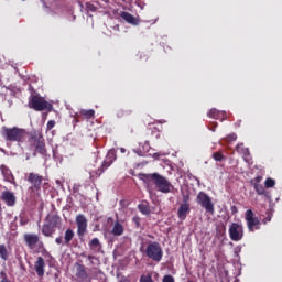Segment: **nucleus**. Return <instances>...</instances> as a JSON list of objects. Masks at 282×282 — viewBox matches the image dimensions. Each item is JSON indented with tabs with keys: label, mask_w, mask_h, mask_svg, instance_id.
I'll list each match as a JSON object with an SVG mask.
<instances>
[{
	"label": "nucleus",
	"mask_w": 282,
	"mask_h": 282,
	"mask_svg": "<svg viewBox=\"0 0 282 282\" xmlns=\"http://www.w3.org/2000/svg\"><path fill=\"white\" fill-rule=\"evenodd\" d=\"M143 177H145V180H152L159 193L167 194L173 189V185L166 180V177L158 173L143 174Z\"/></svg>",
	"instance_id": "nucleus-1"
},
{
	"label": "nucleus",
	"mask_w": 282,
	"mask_h": 282,
	"mask_svg": "<svg viewBox=\"0 0 282 282\" xmlns=\"http://www.w3.org/2000/svg\"><path fill=\"white\" fill-rule=\"evenodd\" d=\"M3 135L6 140H9L10 142H18L19 147L28 140L26 131L19 128H3Z\"/></svg>",
	"instance_id": "nucleus-2"
},
{
	"label": "nucleus",
	"mask_w": 282,
	"mask_h": 282,
	"mask_svg": "<svg viewBox=\"0 0 282 282\" xmlns=\"http://www.w3.org/2000/svg\"><path fill=\"white\" fill-rule=\"evenodd\" d=\"M145 257L151 259V261H155V263H160L162 258L164 257V250H162V245L160 242H150L145 248Z\"/></svg>",
	"instance_id": "nucleus-3"
},
{
	"label": "nucleus",
	"mask_w": 282,
	"mask_h": 282,
	"mask_svg": "<svg viewBox=\"0 0 282 282\" xmlns=\"http://www.w3.org/2000/svg\"><path fill=\"white\" fill-rule=\"evenodd\" d=\"M29 107L34 109V111H44V109H50L52 105L43 99V97L32 95L29 99Z\"/></svg>",
	"instance_id": "nucleus-4"
},
{
	"label": "nucleus",
	"mask_w": 282,
	"mask_h": 282,
	"mask_svg": "<svg viewBox=\"0 0 282 282\" xmlns=\"http://www.w3.org/2000/svg\"><path fill=\"white\" fill-rule=\"evenodd\" d=\"M196 202L202 208H205L206 213L215 215V204H213V199L206 193L199 192Z\"/></svg>",
	"instance_id": "nucleus-5"
},
{
	"label": "nucleus",
	"mask_w": 282,
	"mask_h": 282,
	"mask_svg": "<svg viewBox=\"0 0 282 282\" xmlns=\"http://www.w3.org/2000/svg\"><path fill=\"white\" fill-rule=\"evenodd\" d=\"M29 142L32 147H35V150L37 151V153H41V155H45L47 153V151L45 150V139H43V135H41V133L34 132L31 135Z\"/></svg>",
	"instance_id": "nucleus-6"
},
{
	"label": "nucleus",
	"mask_w": 282,
	"mask_h": 282,
	"mask_svg": "<svg viewBox=\"0 0 282 282\" xmlns=\"http://www.w3.org/2000/svg\"><path fill=\"white\" fill-rule=\"evenodd\" d=\"M245 220L249 232H254V230H259L261 228V221L254 216V212H252V209H248L246 212Z\"/></svg>",
	"instance_id": "nucleus-7"
},
{
	"label": "nucleus",
	"mask_w": 282,
	"mask_h": 282,
	"mask_svg": "<svg viewBox=\"0 0 282 282\" xmlns=\"http://www.w3.org/2000/svg\"><path fill=\"white\" fill-rule=\"evenodd\" d=\"M229 239L231 241H241L243 239V224L241 223H231L229 225Z\"/></svg>",
	"instance_id": "nucleus-8"
},
{
	"label": "nucleus",
	"mask_w": 282,
	"mask_h": 282,
	"mask_svg": "<svg viewBox=\"0 0 282 282\" xmlns=\"http://www.w3.org/2000/svg\"><path fill=\"white\" fill-rule=\"evenodd\" d=\"M76 224L78 237H85V234L87 232V218L85 215H78L76 217Z\"/></svg>",
	"instance_id": "nucleus-9"
},
{
	"label": "nucleus",
	"mask_w": 282,
	"mask_h": 282,
	"mask_svg": "<svg viewBox=\"0 0 282 282\" xmlns=\"http://www.w3.org/2000/svg\"><path fill=\"white\" fill-rule=\"evenodd\" d=\"M28 182L31 183V189L41 191V184L43 182V176L34 173H30L28 176Z\"/></svg>",
	"instance_id": "nucleus-10"
},
{
	"label": "nucleus",
	"mask_w": 282,
	"mask_h": 282,
	"mask_svg": "<svg viewBox=\"0 0 282 282\" xmlns=\"http://www.w3.org/2000/svg\"><path fill=\"white\" fill-rule=\"evenodd\" d=\"M188 213H191V204L186 198H184V203H182L177 209V217L181 219V221H184L186 217L188 216Z\"/></svg>",
	"instance_id": "nucleus-11"
},
{
	"label": "nucleus",
	"mask_w": 282,
	"mask_h": 282,
	"mask_svg": "<svg viewBox=\"0 0 282 282\" xmlns=\"http://www.w3.org/2000/svg\"><path fill=\"white\" fill-rule=\"evenodd\" d=\"M115 160H116V151H113V150L108 151L106 159L104 160V162L101 164V173L104 171H107V169H109L110 165L113 164Z\"/></svg>",
	"instance_id": "nucleus-12"
},
{
	"label": "nucleus",
	"mask_w": 282,
	"mask_h": 282,
	"mask_svg": "<svg viewBox=\"0 0 282 282\" xmlns=\"http://www.w3.org/2000/svg\"><path fill=\"white\" fill-rule=\"evenodd\" d=\"M24 241H25L28 248H30V250H34V248H36V245L39 243V235L25 234Z\"/></svg>",
	"instance_id": "nucleus-13"
},
{
	"label": "nucleus",
	"mask_w": 282,
	"mask_h": 282,
	"mask_svg": "<svg viewBox=\"0 0 282 282\" xmlns=\"http://www.w3.org/2000/svg\"><path fill=\"white\" fill-rule=\"evenodd\" d=\"M1 199L7 204V206H14V204H17V196H14V193L10 191L2 192Z\"/></svg>",
	"instance_id": "nucleus-14"
},
{
	"label": "nucleus",
	"mask_w": 282,
	"mask_h": 282,
	"mask_svg": "<svg viewBox=\"0 0 282 282\" xmlns=\"http://www.w3.org/2000/svg\"><path fill=\"white\" fill-rule=\"evenodd\" d=\"M34 269L37 276H45V259H43V257H39L37 260L34 262Z\"/></svg>",
	"instance_id": "nucleus-15"
},
{
	"label": "nucleus",
	"mask_w": 282,
	"mask_h": 282,
	"mask_svg": "<svg viewBox=\"0 0 282 282\" xmlns=\"http://www.w3.org/2000/svg\"><path fill=\"white\" fill-rule=\"evenodd\" d=\"M0 171L4 182H9V184H17V182H14V175L12 174V171L8 169V166L0 165Z\"/></svg>",
	"instance_id": "nucleus-16"
},
{
	"label": "nucleus",
	"mask_w": 282,
	"mask_h": 282,
	"mask_svg": "<svg viewBox=\"0 0 282 282\" xmlns=\"http://www.w3.org/2000/svg\"><path fill=\"white\" fill-rule=\"evenodd\" d=\"M121 19L126 21L127 23H130V25H138L140 23V20L135 17H133L131 13L123 11L120 13Z\"/></svg>",
	"instance_id": "nucleus-17"
},
{
	"label": "nucleus",
	"mask_w": 282,
	"mask_h": 282,
	"mask_svg": "<svg viewBox=\"0 0 282 282\" xmlns=\"http://www.w3.org/2000/svg\"><path fill=\"white\" fill-rule=\"evenodd\" d=\"M111 235H113V237H122V235H124V225L117 220L113 224Z\"/></svg>",
	"instance_id": "nucleus-18"
},
{
	"label": "nucleus",
	"mask_w": 282,
	"mask_h": 282,
	"mask_svg": "<svg viewBox=\"0 0 282 282\" xmlns=\"http://www.w3.org/2000/svg\"><path fill=\"white\" fill-rule=\"evenodd\" d=\"M236 151L240 153V155H243L245 162L250 163V150L248 148L243 147V143H239L236 147Z\"/></svg>",
	"instance_id": "nucleus-19"
},
{
	"label": "nucleus",
	"mask_w": 282,
	"mask_h": 282,
	"mask_svg": "<svg viewBox=\"0 0 282 282\" xmlns=\"http://www.w3.org/2000/svg\"><path fill=\"white\" fill-rule=\"evenodd\" d=\"M207 116L209 118H214L215 120H219V118H221V120H226V111H219V110H217L215 108L209 110Z\"/></svg>",
	"instance_id": "nucleus-20"
},
{
	"label": "nucleus",
	"mask_w": 282,
	"mask_h": 282,
	"mask_svg": "<svg viewBox=\"0 0 282 282\" xmlns=\"http://www.w3.org/2000/svg\"><path fill=\"white\" fill-rule=\"evenodd\" d=\"M56 232V227L52 226L50 223H45L42 227V234L44 237H52Z\"/></svg>",
	"instance_id": "nucleus-21"
},
{
	"label": "nucleus",
	"mask_w": 282,
	"mask_h": 282,
	"mask_svg": "<svg viewBox=\"0 0 282 282\" xmlns=\"http://www.w3.org/2000/svg\"><path fill=\"white\" fill-rule=\"evenodd\" d=\"M46 221L54 228H58V226H61V217H58L57 215H48L46 217Z\"/></svg>",
	"instance_id": "nucleus-22"
},
{
	"label": "nucleus",
	"mask_w": 282,
	"mask_h": 282,
	"mask_svg": "<svg viewBox=\"0 0 282 282\" xmlns=\"http://www.w3.org/2000/svg\"><path fill=\"white\" fill-rule=\"evenodd\" d=\"M10 257V251H8V248L6 245H0V259L2 261H8V258Z\"/></svg>",
	"instance_id": "nucleus-23"
},
{
	"label": "nucleus",
	"mask_w": 282,
	"mask_h": 282,
	"mask_svg": "<svg viewBox=\"0 0 282 282\" xmlns=\"http://www.w3.org/2000/svg\"><path fill=\"white\" fill-rule=\"evenodd\" d=\"M90 250H100L102 248V245H100V240L98 238H94L89 242Z\"/></svg>",
	"instance_id": "nucleus-24"
},
{
	"label": "nucleus",
	"mask_w": 282,
	"mask_h": 282,
	"mask_svg": "<svg viewBox=\"0 0 282 282\" xmlns=\"http://www.w3.org/2000/svg\"><path fill=\"white\" fill-rule=\"evenodd\" d=\"M72 239H74V230L67 229L65 231V236H64L65 243H69V241H72Z\"/></svg>",
	"instance_id": "nucleus-25"
},
{
	"label": "nucleus",
	"mask_w": 282,
	"mask_h": 282,
	"mask_svg": "<svg viewBox=\"0 0 282 282\" xmlns=\"http://www.w3.org/2000/svg\"><path fill=\"white\" fill-rule=\"evenodd\" d=\"M80 116H85V118H94V113H96V111H94V109H89V110H80Z\"/></svg>",
	"instance_id": "nucleus-26"
},
{
	"label": "nucleus",
	"mask_w": 282,
	"mask_h": 282,
	"mask_svg": "<svg viewBox=\"0 0 282 282\" xmlns=\"http://www.w3.org/2000/svg\"><path fill=\"white\" fill-rule=\"evenodd\" d=\"M139 210L143 214V215H149L151 213V209L149 208L148 204H140L139 205Z\"/></svg>",
	"instance_id": "nucleus-27"
},
{
	"label": "nucleus",
	"mask_w": 282,
	"mask_h": 282,
	"mask_svg": "<svg viewBox=\"0 0 282 282\" xmlns=\"http://www.w3.org/2000/svg\"><path fill=\"white\" fill-rule=\"evenodd\" d=\"M253 188L258 193V195H265V187H263V185H253Z\"/></svg>",
	"instance_id": "nucleus-28"
},
{
	"label": "nucleus",
	"mask_w": 282,
	"mask_h": 282,
	"mask_svg": "<svg viewBox=\"0 0 282 282\" xmlns=\"http://www.w3.org/2000/svg\"><path fill=\"white\" fill-rule=\"evenodd\" d=\"M76 276H77V279H80V281H83V279H87V273L85 272V270L83 268H79L77 270Z\"/></svg>",
	"instance_id": "nucleus-29"
},
{
	"label": "nucleus",
	"mask_w": 282,
	"mask_h": 282,
	"mask_svg": "<svg viewBox=\"0 0 282 282\" xmlns=\"http://www.w3.org/2000/svg\"><path fill=\"white\" fill-rule=\"evenodd\" d=\"M150 150H151V145L149 144V142L145 141L142 145V151L140 155H144V153H149Z\"/></svg>",
	"instance_id": "nucleus-30"
},
{
	"label": "nucleus",
	"mask_w": 282,
	"mask_h": 282,
	"mask_svg": "<svg viewBox=\"0 0 282 282\" xmlns=\"http://www.w3.org/2000/svg\"><path fill=\"white\" fill-rule=\"evenodd\" d=\"M264 184H265V187H267V188H274V185H275L276 183H275L274 180H272V178H267L265 182H264Z\"/></svg>",
	"instance_id": "nucleus-31"
},
{
	"label": "nucleus",
	"mask_w": 282,
	"mask_h": 282,
	"mask_svg": "<svg viewBox=\"0 0 282 282\" xmlns=\"http://www.w3.org/2000/svg\"><path fill=\"white\" fill-rule=\"evenodd\" d=\"M262 181H263V176H256L254 178L251 180V184L253 186H257V185L261 184Z\"/></svg>",
	"instance_id": "nucleus-32"
},
{
	"label": "nucleus",
	"mask_w": 282,
	"mask_h": 282,
	"mask_svg": "<svg viewBox=\"0 0 282 282\" xmlns=\"http://www.w3.org/2000/svg\"><path fill=\"white\" fill-rule=\"evenodd\" d=\"M213 158L216 160V162H221V160H224V154H221V152H215Z\"/></svg>",
	"instance_id": "nucleus-33"
},
{
	"label": "nucleus",
	"mask_w": 282,
	"mask_h": 282,
	"mask_svg": "<svg viewBox=\"0 0 282 282\" xmlns=\"http://www.w3.org/2000/svg\"><path fill=\"white\" fill-rule=\"evenodd\" d=\"M140 282H153V278H151V275H149V274L141 275Z\"/></svg>",
	"instance_id": "nucleus-34"
},
{
	"label": "nucleus",
	"mask_w": 282,
	"mask_h": 282,
	"mask_svg": "<svg viewBox=\"0 0 282 282\" xmlns=\"http://www.w3.org/2000/svg\"><path fill=\"white\" fill-rule=\"evenodd\" d=\"M53 127H56V121L50 120V121L47 122V124H46V130H47V131H52V128H53Z\"/></svg>",
	"instance_id": "nucleus-35"
},
{
	"label": "nucleus",
	"mask_w": 282,
	"mask_h": 282,
	"mask_svg": "<svg viewBox=\"0 0 282 282\" xmlns=\"http://www.w3.org/2000/svg\"><path fill=\"white\" fill-rule=\"evenodd\" d=\"M164 155H169V153H164V152H156L153 154L154 160H160L161 158H163Z\"/></svg>",
	"instance_id": "nucleus-36"
},
{
	"label": "nucleus",
	"mask_w": 282,
	"mask_h": 282,
	"mask_svg": "<svg viewBox=\"0 0 282 282\" xmlns=\"http://www.w3.org/2000/svg\"><path fill=\"white\" fill-rule=\"evenodd\" d=\"M0 276H1V281L0 282H12V281H10V279H8V275L3 271L0 272Z\"/></svg>",
	"instance_id": "nucleus-37"
},
{
	"label": "nucleus",
	"mask_w": 282,
	"mask_h": 282,
	"mask_svg": "<svg viewBox=\"0 0 282 282\" xmlns=\"http://www.w3.org/2000/svg\"><path fill=\"white\" fill-rule=\"evenodd\" d=\"M235 140H237L236 133H231L227 137V142H235Z\"/></svg>",
	"instance_id": "nucleus-38"
},
{
	"label": "nucleus",
	"mask_w": 282,
	"mask_h": 282,
	"mask_svg": "<svg viewBox=\"0 0 282 282\" xmlns=\"http://www.w3.org/2000/svg\"><path fill=\"white\" fill-rule=\"evenodd\" d=\"M163 282H175V279L173 278V275H165L163 278Z\"/></svg>",
	"instance_id": "nucleus-39"
},
{
	"label": "nucleus",
	"mask_w": 282,
	"mask_h": 282,
	"mask_svg": "<svg viewBox=\"0 0 282 282\" xmlns=\"http://www.w3.org/2000/svg\"><path fill=\"white\" fill-rule=\"evenodd\" d=\"M55 243H57L58 246H61V243H63V238L62 237H57L55 239Z\"/></svg>",
	"instance_id": "nucleus-40"
},
{
	"label": "nucleus",
	"mask_w": 282,
	"mask_h": 282,
	"mask_svg": "<svg viewBox=\"0 0 282 282\" xmlns=\"http://www.w3.org/2000/svg\"><path fill=\"white\" fill-rule=\"evenodd\" d=\"M238 252H241V247H236L235 248V253L237 254Z\"/></svg>",
	"instance_id": "nucleus-41"
},
{
	"label": "nucleus",
	"mask_w": 282,
	"mask_h": 282,
	"mask_svg": "<svg viewBox=\"0 0 282 282\" xmlns=\"http://www.w3.org/2000/svg\"><path fill=\"white\" fill-rule=\"evenodd\" d=\"M119 282H130V281H129V279L123 278V279H121Z\"/></svg>",
	"instance_id": "nucleus-42"
},
{
	"label": "nucleus",
	"mask_w": 282,
	"mask_h": 282,
	"mask_svg": "<svg viewBox=\"0 0 282 282\" xmlns=\"http://www.w3.org/2000/svg\"><path fill=\"white\" fill-rule=\"evenodd\" d=\"M120 152H121V153H127V150H126L124 148H121V149H120Z\"/></svg>",
	"instance_id": "nucleus-43"
},
{
	"label": "nucleus",
	"mask_w": 282,
	"mask_h": 282,
	"mask_svg": "<svg viewBox=\"0 0 282 282\" xmlns=\"http://www.w3.org/2000/svg\"><path fill=\"white\" fill-rule=\"evenodd\" d=\"M272 219V217L271 216H269L268 218H267V221H270Z\"/></svg>",
	"instance_id": "nucleus-44"
},
{
	"label": "nucleus",
	"mask_w": 282,
	"mask_h": 282,
	"mask_svg": "<svg viewBox=\"0 0 282 282\" xmlns=\"http://www.w3.org/2000/svg\"><path fill=\"white\" fill-rule=\"evenodd\" d=\"M88 259H89V261H91V259H94V257H91V256H88Z\"/></svg>",
	"instance_id": "nucleus-45"
},
{
	"label": "nucleus",
	"mask_w": 282,
	"mask_h": 282,
	"mask_svg": "<svg viewBox=\"0 0 282 282\" xmlns=\"http://www.w3.org/2000/svg\"><path fill=\"white\" fill-rule=\"evenodd\" d=\"M212 131H215V128L210 129Z\"/></svg>",
	"instance_id": "nucleus-46"
},
{
	"label": "nucleus",
	"mask_w": 282,
	"mask_h": 282,
	"mask_svg": "<svg viewBox=\"0 0 282 282\" xmlns=\"http://www.w3.org/2000/svg\"><path fill=\"white\" fill-rule=\"evenodd\" d=\"M161 122H166V121H161Z\"/></svg>",
	"instance_id": "nucleus-47"
}]
</instances>
